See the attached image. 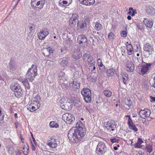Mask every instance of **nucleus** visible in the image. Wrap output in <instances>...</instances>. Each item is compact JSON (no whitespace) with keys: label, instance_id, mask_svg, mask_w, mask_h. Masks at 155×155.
Wrapping results in <instances>:
<instances>
[{"label":"nucleus","instance_id":"obj_1","mask_svg":"<svg viewBox=\"0 0 155 155\" xmlns=\"http://www.w3.org/2000/svg\"><path fill=\"white\" fill-rule=\"evenodd\" d=\"M85 130L83 124L81 122H78L75 127H73L68 133V137L72 143H78L81 140L82 137L85 134Z\"/></svg>","mask_w":155,"mask_h":155},{"label":"nucleus","instance_id":"obj_2","mask_svg":"<svg viewBox=\"0 0 155 155\" xmlns=\"http://www.w3.org/2000/svg\"><path fill=\"white\" fill-rule=\"evenodd\" d=\"M37 74V67L35 65H32L31 68L28 69L26 74V78L28 80L32 82L34 80Z\"/></svg>","mask_w":155,"mask_h":155},{"label":"nucleus","instance_id":"obj_3","mask_svg":"<svg viewBox=\"0 0 155 155\" xmlns=\"http://www.w3.org/2000/svg\"><path fill=\"white\" fill-rule=\"evenodd\" d=\"M85 101L87 103H91V90L88 88H84L81 91Z\"/></svg>","mask_w":155,"mask_h":155},{"label":"nucleus","instance_id":"obj_4","mask_svg":"<svg viewBox=\"0 0 155 155\" xmlns=\"http://www.w3.org/2000/svg\"><path fill=\"white\" fill-rule=\"evenodd\" d=\"M10 88L13 91L15 92V94L17 97H18L21 96L22 92L19 84L16 83L12 84Z\"/></svg>","mask_w":155,"mask_h":155},{"label":"nucleus","instance_id":"obj_5","mask_svg":"<svg viewBox=\"0 0 155 155\" xmlns=\"http://www.w3.org/2000/svg\"><path fill=\"white\" fill-rule=\"evenodd\" d=\"M106 148L105 144L104 143L100 142L97 144L96 152L99 155H102L106 152Z\"/></svg>","mask_w":155,"mask_h":155},{"label":"nucleus","instance_id":"obj_6","mask_svg":"<svg viewBox=\"0 0 155 155\" xmlns=\"http://www.w3.org/2000/svg\"><path fill=\"white\" fill-rule=\"evenodd\" d=\"M63 119L68 124L73 123L75 120L74 117L71 114L66 113L62 116Z\"/></svg>","mask_w":155,"mask_h":155},{"label":"nucleus","instance_id":"obj_7","mask_svg":"<svg viewBox=\"0 0 155 155\" xmlns=\"http://www.w3.org/2000/svg\"><path fill=\"white\" fill-rule=\"evenodd\" d=\"M40 103L31 101L30 104L27 105V108L31 112H33L38 109L40 107Z\"/></svg>","mask_w":155,"mask_h":155},{"label":"nucleus","instance_id":"obj_8","mask_svg":"<svg viewBox=\"0 0 155 155\" xmlns=\"http://www.w3.org/2000/svg\"><path fill=\"white\" fill-rule=\"evenodd\" d=\"M152 64L151 63H145L142 65L140 70V74L144 75L147 74L149 68L151 67Z\"/></svg>","mask_w":155,"mask_h":155},{"label":"nucleus","instance_id":"obj_9","mask_svg":"<svg viewBox=\"0 0 155 155\" xmlns=\"http://www.w3.org/2000/svg\"><path fill=\"white\" fill-rule=\"evenodd\" d=\"M49 32L47 29H44L40 30V31L38 33V38L41 40H44L49 34Z\"/></svg>","mask_w":155,"mask_h":155},{"label":"nucleus","instance_id":"obj_10","mask_svg":"<svg viewBox=\"0 0 155 155\" xmlns=\"http://www.w3.org/2000/svg\"><path fill=\"white\" fill-rule=\"evenodd\" d=\"M151 113V111L147 109L141 110L139 113L140 116L142 118L145 119L150 116Z\"/></svg>","mask_w":155,"mask_h":155},{"label":"nucleus","instance_id":"obj_11","mask_svg":"<svg viewBox=\"0 0 155 155\" xmlns=\"http://www.w3.org/2000/svg\"><path fill=\"white\" fill-rule=\"evenodd\" d=\"M117 125L116 122L112 120L107 122L106 127L108 130L114 131L116 129Z\"/></svg>","mask_w":155,"mask_h":155},{"label":"nucleus","instance_id":"obj_12","mask_svg":"<svg viewBox=\"0 0 155 155\" xmlns=\"http://www.w3.org/2000/svg\"><path fill=\"white\" fill-rule=\"evenodd\" d=\"M70 84L74 90L77 91L80 88V83L78 80L75 79L70 81Z\"/></svg>","mask_w":155,"mask_h":155},{"label":"nucleus","instance_id":"obj_13","mask_svg":"<svg viewBox=\"0 0 155 155\" xmlns=\"http://www.w3.org/2000/svg\"><path fill=\"white\" fill-rule=\"evenodd\" d=\"M61 107L64 110H70L72 108V105L70 100L68 101L67 100L66 102H64V104L62 105H61Z\"/></svg>","mask_w":155,"mask_h":155},{"label":"nucleus","instance_id":"obj_14","mask_svg":"<svg viewBox=\"0 0 155 155\" xmlns=\"http://www.w3.org/2000/svg\"><path fill=\"white\" fill-rule=\"evenodd\" d=\"M82 54L80 52V50L78 48H74L72 55L73 58L75 59H78L81 57Z\"/></svg>","mask_w":155,"mask_h":155},{"label":"nucleus","instance_id":"obj_15","mask_svg":"<svg viewBox=\"0 0 155 155\" xmlns=\"http://www.w3.org/2000/svg\"><path fill=\"white\" fill-rule=\"evenodd\" d=\"M79 16L77 13H74L72 15V17L69 20V24L73 25H75L76 24V21L78 20Z\"/></svg>","mask_w":155,"mask_h":155},{"label":"nucleus","instance_id":"obj_16","mask_svg":"<svg viewBox=\"0 0 155 155\" xmlns=\"http://www.w3.org/2000/svg\"><path fill=\"white\" fill-rule=\"evenodd\" d=\"M126 66L127 67L126 70L127 71L130 72H132L134 71L135 66L131 62L127 61V62L126 63Z\"/></svg>","mask_w":155,"mask_h":155},{"label":"nucleus","instance_id":"obj_17","mask_svg":"<svg viewBox=\"0 0 155 155\" xmlns=\"http://www.w3.org/2000/svg\"><path fill=\"white\" fill-rule=\"evenodd\" d=\"M120 78L122 79L123 81L124 84H127L129 83V80L128 75L126 72H123L121 73Z\"/></svg>","mask_w":155,"mask_h":155},{"label":"nucleus","instance_id":"obj_18","mask_svg":"<svg viewBox=\"0 0 155 155\" xmlns=\"http://www.w3.org/2000/svg\"><path fill=\"white\" fill-rule=\"evenodd\" d=\"M45 3V0H39L37 2L36 5L38 7L35 6L33 8V9L35 10H37V8H38L39 10H41L43 8Z\"/></svg>","mask_w":155,"mask_h":155},{"label":"nucleus","instance_id":"obj_19","mask_svg":"<svg viewBox=\"0 0 155 155\" xmlns=\"http://www.w3.org/2000/svg\"><path fill=\"white\" fill-rule=\"evenodd\" d=\"M143 49L145 51L149 53L150 54L153 51L152 46L148 43H147L144 45Z\"/></svg>","mask_w":155,"mask_h":155},{"label":"nucleus","instance_id":"obj_20","mask_svg":"<svg viewBox=\"0 0 155 155\" xmlns=\"http://www.w3.org/2000/svg\"><path fill=\"white\" fill-rule=\"evenodd\" d=\"M79 1L81 3L88 6L92 5L95 2L94 0H79Z\"/></svg>","mask_w":155,"mask_h":155},{"label":"nucleus","instance_id":"obj_21","mask_svg":"<svg viewBox=\"0 0 155 155\" xmlns=\"http://www.w3.org/2000/svg\"><path fill=\"white\" fill-rule=\"evenodd\" d=\"M77 25V28L78 29H84L87 28L86 23L84 22L78 21Z\"/></svg>","mask_w":155,"mask_h":155},{"label":"nucleus","instance_id":"obj_22","mask_svg":"<svg viewBox=\"0 0 155 155\" xmlns=\"http://www.w3.org/2000/svg\"><path fill=\"white\" fill-rule=\"evenodd\" d=\"M59 78L60 80L64 81H67L68 80L67 76L65 74V73L62 71H60L59 73Z\"/></svg>","mask_w":155,"mask_h":155},{"label":"nucleus","instance_id":"obj_23","mask_svg":"<svg viewBox=\"0 0 155 155\" xmlns=\"http://www.w3.org/2000/svg\"><path fill=\"white\" fill-rule=\"evenodd\" d=\"M143 22L145 24L146 26L147 27L151 28L152 27L153 23L152 20H148L147 18L144 19Z\"/></svg>","mask_w":155,"mask_h":155},{"label":"nucleus","instance_id":"obj_24","mask_svg":"<svg viewBox=\"0 0 155 155\" xmlns=\"http://www.w3.org/2000/svg\"><path fill=\"white\" fill-rule=\"evenodd\" d=\"M87 40L86 38L84 35H79L78 37V41L79 44L85 43Z\"/></svg>","mask_w":155,"mask_h":155},{"label":"nucleus","instance_id":"obj_25","mask_svg":"<svg viewBox=\"0 0 155 155\" xmlns=\"http://www.w3.org/2000/svg\"><path fill=\"white\" fill-rule=\"evenodd\" d=\"M107 73L108 77H111L114 76L116 73V71L115 69L110 68L107 70Z\"/></svg>","mask_w":155,"mask_h":155},{"label":"nucleus","instance_id":"obj_26","mask_svg":"<svg viewBox=\"0 0 155 155\" xmlns=\"http://www.w3.org/2000/svg\"><path fill=\"white\" fill-rule=\"evenodd\" d=\"M146 12L149 15H153L155 13V10L151 6L147 8Z\"/></svg>","mask_w":155,"mask_h":155},{"label":"nucleus","instance_id":"obj_27","mask_svg":"<svg viewBox=\"0 0 155 155\" xmlns=\"http://www.w3.org/2000/svg\"><path fill=\"white\" fill-rule=\"evenodd\" d=\"M128 44L127 45V49L128 51V54L129 55H131L133 53V47L130 43H129L128 42H127Z\"/></svg>","mask_w":155,"mask_h":155},{"label":"nucleus","instance_id":"obj_28","mask_svg":"<svg viewBox=\"0 0 155 155\" xmlns=\"http://www.w3.org/2000/svg\"><path fill=\"white\" fill-rule=\"evenodd\" d=\"M87 67L91 66H94L95 65V61L92 58L88 59V60H87Z\"/></svg>","mask_w":155,"mask_h":155},{"label":"nucleus","instance_id":"obj_29","mask_svg":"<svg viewBox=\"0 0 155 155\" xmlns=\"http://www.w3.org/2000/svg\"><path fill=\"white\" fill-rule=\"evenodd\" d=\"M125 104L124 105L125 108L127 109H129L132 104L131 101L128 99L125 100Z\"/></svg>","mask_w":155,"mask_h":155},{"label":"nucleus","instance_id":"obj_30","mask_svg":"<svg viewBox=\"0 0 155 155\" xmlns=\"http://www.w3.org/2000/svg\"><path fill=\"white\" fill-rule=\"evenodd\" d=\"M60 65L63 67H67L68 65V61L65 59H63L60 62Z\"/></svg>","mask_w":155,"mask_h":155},{"label":"nucleus","instance_id":"obj_31","mask_svg":"<svg viewBox=\"0 0 155 155\" xmlns=\"http://www.w3.org/2000/svg\"><path fill=\"white\" fill-rule=\"evenodd\" d=\"M94 28L96 30L98 31L102 29V26L100 23L96 22L95 23Z\"/></svg>","mask_w":155,"mask_h":155},{"label":"nucleus","instance_id":"obj_32","mask_svg":"<svg viewBox=\"0 0 155 155\" xmlns=\"http://www.w3.org/2000/svg\"><path fill=\"white\" fill-rule=\"evenodd\" d=\"M143 142V140L140 138L138 139L137 142L134 144V147L136 148H140L141 144Z\"/></svg>","mask_w":155,"mask_h":155},{"label":"nucleus","instance_id":"obj_33","mask_svg":"<svg viewBox=\"0 0 155 155\" xmlns=\"http://www.w3.org/2000/svg\"><path fill=\"white\" fill-rule=\"evenodd\" d=\"M129 11L128 13L132 16H134L135 15V14H137V11L135 9H133V8L130 7L129 8Z\"/></svg>","mask_w":155,"mask_h":155},{"label":"nucleus","instance_id":"obj_34","mask_svg":"<svg viewBox=\"0 0 155 155\" xmlns=\"http://www.w3.org/2000/svg\"><path fill=\"white\" fill-rule=\"evenodd\" d=\"M28 144L26 145H24L23 148V153L25 155H27L28 153Z\"/></svg>","mask_w":155,"mask_h":155},{"label":"nucleus","instance_id":"obj_35","mask_svg":"<svg viewBox=\"0 0 155 155\" xmlns=\"http://www.w3.org/2000/svg\"><path fill=\"white\" fill-rule=\"evenodd\" d=\"M104 95L107 97H109L112 95V92L108 90H105L104 91Z\"/></svg>","mask_w":155,"mask_h":155},{"label":"nucleus","instance_id":"obj_36","mask_svg":"<svg viewBox=\"0 0 155 155\" xmlns=\"http://www.w3.org/2000/svg\"><path fill=\"white\" fill-rule=\"evenodd\" d=\"M98 64L99 67V69L102 72L104 71L105 70V67L102 62H99Z\"/></svg>","mask_w":155,"mask_h":155},{"label":"nucleus","instance_id":"obj_37","mask_svg":"<svg viewBox=\"0 0 155 155\" xmlns=\"http://www.w3.org/2000/svg\"><path fill=\"white\" fill-rule=\"evenodd\" d=\"M48 145L50 147L52 148H55L56 147L57 144L55 142V141L54 142H49L48 144Z\"/></svg>","mask_w":155,"mask_h":155},{"label":"nucleus","instance_id":"obj_38","mask_svg":"<svg viewBox=\"0 0 155 155\" xmlns=\"http://www.w3.org/2000/svg\"><path fill=\"white\" fill-rule=\"evenodd\" d=\"M49 125L51 127L57 128L59 126L58 124L54 121H51Z\"/></svg>","mask_w":155,"mask_h":155},{"label":"nucleus","instance_id":"obj_39","mask_svg":"<svg viewBox=\"0 0 155 155\" xmlns=\"http://www.w3.org/2000/svg\"><path fill=\"white\" fill-rule=\"evenodd\" d=\"M92 58L91 55L87 53L84 54L83 56V58L84 61H85V60H88Z\"/></svg>","mask_w":155,"mask_h":155},{"label":"nucleus","instance_id":"obj_40","mask_svg":"<svg viewBox=\"0 0 155 155\" xmlns=\"http://www.w3.org/2000/svg\"><path fill=\"white\" fill-rule=\"evenodd\" d=\"M130 129L132 130L134 132H136L138 131L135 125L133 124L129 126Z\"/></svg>","mask_w":155,"mask_h":155},{"label":"nucleus","instance_id":"obj_41","mask_svg":"<svg viewBox=\"0 0 155 155\" xmlns=\"http://www.w3.org/2000/svg\"><path fill=\"white\" fill-rule=\"evenodd\" d=\"M40 96L38 95H37L34 97L33 100L32 101H35L37 103H40Z\"/></svg>","mask_w":155,"mask_h":155},{"label":"nucleus","instance_id":"obj_42","mask_svg":"<svg viewBox=\"0 0 155 155\" xmlns=\"http://www.w3.org/2000/svg\"><path fill=\"white\" fill-rule=\"evenodd\" d=\"M114 36V34L112 32H110L109 33L108 35V38L110 40H112Z\"/></svg>","mask_w":155,"mask_h":155},{"label":"nucleus","instance_id":"obj_43","mask_svg":"<svg viewBox=\"0 0 155 155\" xmlns=\"http://www.w3.org/2000/svg\"><path fill=\"white\" fill-rule=\"evenodd\" d=\"M146 149L149 153H151L152 151V146L148 144L146 146Z\"/></svg>","mask_w":155,"mask_h":155},{"label":"nucleus","instance_id":"obj_44","mask_svg":"<svg viewBox=\"0 0 155 155\" xmlns=\"http://www.w3.org/2000/svg\"><path fill=\"white\" fill-rule=\"evenodd\" d=\"M8 153L11 154H12L15 152V150L12 147H10L8 148Z\"/></svg>","mask_w":155,"mask_h":155},{"label":"nucleus","instance_id":"obj_45","mask_svg":"<svg viewBox=\"0 0 155 155\" xmlns=\"http://www.w3.org/2000/svg\"><path fill=\"white\" fill-rule=\"evenodd\" d=\"M28 79L27 78H24V79L20 80V81H21L22 83L25 86H26V84H28Z\"/></svg>","mask_w":155,"mask_h":155},{"label":"nucleus","instance_id":"obj_46","mask_svg":"<svg viewBox=\"0 0 155 155\" xmlns=\"http://www.w3.org/2000/svg\"><path fill=\"white\" fill-rule=\"evenodd\" d=\"M72 41L71 40L70 38H68L65 40V44L67 45L70 46L72 44Z\"/></svg>","mask_w":155,"mask_h":155},{"label":"nucleus","instance_id":"obj_47","mask_svg":"<svg viewBox=\"0 0 155 155\" xmlns=\"http://www.w3.org/2000/svg\"><path fill=\"white\" fill-rule=\"evenodd\" d=\"M88 69L89 70V71L91 72H93V71L96 68L95 65L94 66H88Z\"/></svg>","mask_w":155,"mask_h":155},{"label":"nucleus","instance_id":"obj_48","mask_svg":"<svg viewBox=\"0 0 155 155\" xmlns=\"http://www.w3.org/2000/svg\"><path fill=\"white\" fill-rule=\"evenodd\" d=\"M66 101L64 98H62L61 99L59 100L58 103L61 105H62V104H64V102H66Z\"/></svg>","mask_w":155,"mask_h":155},{"label":"nucleus","instance_id":"obj_49","mask_svg":"<svg viewBox=\"0 0 155 155\" xmlns=\"http://www.w3.org/2000/svg\"><path fill=\"white\" fill-rule=\"evenodd\" d=\"M110 141L112 142V143H118L119 140L115 138H113L110 139Z\"/></svg>","mask_w":155,"mask_h":155},{"label":"nucleus","instance_id":"obj_50","mask_svg":"<svg viewBox=\"0 0 155 155\" xmlns=\"http://www.w3.org/2000/svg\"><path fill=\"white\" fill-rule=\"evenodd\" d=\"M120 35L121 36L123 37H126L127 35V32L124 31H122L120 33Z\"/></svg>","mask_w":155,"mask_h":155},{"label":"nucleus","instance_id":"obj_51","mask_svg":"<svg viewBox=\"0 0 155 155\" xmlns=\"http://www.w3.org/2000/svg\"><path fill=\"white\" fill-rule=\"evenodd\" d=\"M128 124L129 125V126L131 125V124H133V123L132 122V120L130 119V117H129V118H128Z\"/></svg>","mask_w":155,"mask_h":155},{"label":"nucleus","instance_id":"obj_52","mask_svg":"<svg viewBox=\"0 0 155 155\" xmlns=\"http://www.w3.org/2000/svg\"><path fill=\"white\" fill-rule=\"evenodd\" d=\"M46 50L50 53H53V51L51 49V48L50 47L47 48Z\"/></svg>","mask_w":155,"mask_h":155},{"label":"nucleus","instance_id":"obj_53","mask_svg":"<svg viewBox=\"0 0 155 155\" xmlns=\"http://www.w3.org/2000/svg\"><path fill=\"white\" fill-rule=\"evenodd\" d=\"M35 28V26L34 25H32V26H31L29 27V29L31 31H32L33 30H34Z\"/></svg>","mask_w":155,"mask_h":155},{"label":"nucleus","instance_id":"obj_54","mask_svg":"<svg viewBox=\"0 0 155 155\" xmlns=\"http://www.w3.org/2000/svg\"><path fill=\"white\" fill-rule=\"evenodd\" d=\"M31 137L32 139V140H33V141L34 142V144L36 145V144H37V143H36V140L35 139V138H34V137H33V135L32 134V133H31Z\"/></svg>","mask_w":155,"mask_h":155},{"label":"nucleus","instance_id":"obj_55","mask_svg":"<svg viewBox=\"0 0 155 155\" xmlns=\"http://www.w3.org/2000/svg\"><path fill=\"white\" fill-rule=\"evenodd\" d=\"M13 62L12 61H10L9 63V68H13Z\"/></svg>","mask_w":155,"mask_h":155},{"label":"nucleus","instance_id":"obj_56","mask_svg":"<svg viewBox=\"0 0 155 155\" xmlns=\"http://www.w3.org/2000/svg\"><path fill=\"white\" fill-rule=\"evenodd\" d=\"M31 148L32 150L34 151H35V148L34 145L32 143L31 141Z\"/></svg>","mask_w":155,"mask_h":155},{"label":"nucleus","instance_id":"obj_57","mask_svg":"<svg viewBox=\"0 0 155 155\" xmlns=\"http://www.w3.org/2000/svg\"><path fill=\"white\" fill-rule=\"evenodd\" d=\"M4 115L3 114L1 113V111L0 110V119H2L3 118Z\"/></svg>","mask_w":155,"mask_h":155},{"label":"nucleus","instance_id":"obj_58","mask_svg":"<svg viewBox=\"0 0 155 155\" xmlns=\"http://www.w3.org/2000/svg\"><path fill=\"white\" fill-rule=\"evenodd\" d=\"M25 87L27 88L28 89H29L30 88V86L29 85V83H28V84H26V86H25Z\"/></svg>","mask_w":155,"mask_h":155},{"label":"nucleus","instance_id":"obj_59","mask_svg":"<svg viewBox=\"0 0 155 155\" xmlns=\"http://www.w3.org/2000/svg\"><path fill=\"white\" fill-rule=\"evenodd\" d=\"M19 124L18 123H15V128H18V127L19 125Z\"/></svg>","mask_w":155,"mask_h":155},{"label":"nucleus","instance_id":"obj_60","mask_svg":"<svg viewBox=\"0 0 155 155\" xmlns=\"http://www.w3.org/2000/svg\"><path fill=\"white\" fill-rule=\"evenodd\" d=\"M20 138H21V142H22L23 143H24V139L23 138V137H22L21 135L20 136Z\"/></svg>","mask_w":155,"mask_h":155},{"label":"nucleus","instance_id":"obj_61","mask_svg":"<svg viewBox=\"0 0 155 155\" xmlns=\"http://www.w3.org/2000/svg\"><path fill=\"white\" fill-rule=\"evenodd\" d=\"M150 97L153 101H155V97H153L152 96H150Z\"/></svg>","mask_w":155,"mask_h":155},{"label":"nucleus","instance_id":"obj_62","mask_svg":"<svg viewBox=\"0 0 155 155\" xmlns=\"http://www.w3.org/2000/svg\"><path fill=\"white\" fill-rule=\"evenodd\" d=\"M136 155H144L143 153H142L141 151H139L138 153L136 154Z\"/></svg>","mask_w":155,"mask_h":155},{"label":"nucleus","instance_id":"obj_63","mask_svg":"<svg viewBox=\"0 0 155 155\" xmlns=\"http://www.w3.org/2000/svg\"><path fill=\"white\" fill-rule=\"evenodd\" d=\"M89 41H92V42H93L94 41V40L93 38L92 37H90V38H89Z\"/></svg>","mask_w":155,"mask_h":155},{"label":"nucleus","instance_id":"obj_64","mask_svg":"<svg viewBox=\"0 0 155 155\" xmlns=\"http://www.w3.org/2000/svg\"><path fill=\"white\" fill-rule=\"evenodd\" d=\"M16 155H21V153L20 152V151L19 150H18L16 152Z\"/></svg>","mask_w":155,"mask_h":155}]
</instances>
